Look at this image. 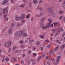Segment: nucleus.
<instances>
[{
	"mask_svg": "<svg viewBox=\"0 0 65 65\" xmlns=\"http://www.w3.org/2000/svg\"><path fill=\"white\" fill-rule=\"evenodd\" d=\"M18 35L20 38H21L22 36L26 37L28 36V34L27 33H24L23 31L21 30L19 32L16 31L14 34L15 36L17 37Z\"/></svg>",
	"mask_w": 65,
	"mask_h": 65,
	"instance_id": "1",
	"label": "nucleus"
},
{
	"mask_svg": "<svg viewBox=\"0 0 65 65\" xmlns=\"http://www.w3.org/2000/svg\"><path fill=\"white\" fill-rule=\"evenodd\" d=\"M51 24L48 23L46 24V26L45 27H44V25L43 24H40V26L41 27L42 29H46L47 28H50V25H51Z\"/></svg>",
	"mask_w": 65,
	"mask_h": 65,
	"instance_id": "2",
	"label": "nucleus"
},
{
	"mask_svg": "<svg viewBox=\"0 0 65 65\" xmlns=\"http://www.w3.org/2000/svg\"><path fill=\"white\" fill-rule=\"evenodd\" d=\"M26 17V15L25 14H22L20 16L19 19L20 21H23Z\"/></svg>",
	"mask_w": 65,
	"mask_h": 65,
	"instance_id": "3",
	"label": "nucleus"
},
{
	"mask_svg": "<svg viewBox=\"0 0 65 65\" xmlns=\"http://www.w3.org/2000/svg\"><path fill=\"white\" fill-rule=\"evenodd\" d=\"M5 45L6 47H9L11 46V42L10 41L7 42L5 43Z\"/></svg>",
	"mask_w": 65,
	"mask_h": 65,
	"instance_id": "4",
	"label": "nucleus"
},
{
	"mask_svg": "<svg viewBox=\"0 0 65 65\" xmlns=\"http://www.w3.org/2000/svg\"><path fill=\"white\" fill-rule=\"evenodd\" d=\"M23 23H18L16 25V27L17 29L20 28V26H23Z\"/></svg>",
	"mask_w": 65,
	"mask_h": 65,
	"instance_id": "5",
	"label": "nucleus"
},
{
	"mask_svg": "<svg viewBox=\"0 0 65 65\" xmlns=\"http://www.w3.org/2000/svg\"><path fill=\"white\" fill-rule=\"evenodd\" d=\"M3 14L6 13L7 12V9L6 8H4L3 10Z\"/></svg>",
	"mask_w": 65,
	"mask_h": 65,
	"instance_id": "6",
	"label": "nucleus"
},
{
	"mask_svg": "<svg viewBox=\"0 0 65 65\" xmlns=\"http://www.w3.org/2000/svg\"><path fill=\"white\" fill-rule=\"evenodd\" d=\"M57 31H58V32H59V31L63 32V31H64V30H63L62 27H59L57 29Z\"/></svg>",
	"mask_w": 65,
	"mask_h": 65,
	"instance_id": "7",
	"label": "nucleus"
},
{
	"mask_svg": "<svg viewBox=\"0 0 65 65\" xmlns=\"http://www.w3.org/2000/svg\"><path fill=\"white\" fill-rule=\"evenodd\" d=\"M15 19L16 21H20V18L17 15H16L15 17Z\"/></svg>",
	"mask_w": 65,
	"mask_h": 65,
	"instance_id": "8",
	"label": "nucleus"
},
{
	"mask_svg": "<svg viewBox=\"0 0 65 65\" xmlns=\"http://www.w3.org/2000/svg\"><path fill=\"white\" fill-rule=\"evenodd\" d=\"M46 19V18L45 17L42 18L40 20L41 22V23H44V20H45Z\"/></svg>",
	"mask_w": 65,
	"mask_h": 65,
	"instance_id": "9",
	"label": "nucleus"
},
{
	"mask_svg": "<svg viewBox=\"0 0 65 65\" xmlns=\"http://www.w3.org/2000/svg\"><path fill=\"white\" fill-rule=\"evenodd\" d=\"M65 47V45L64 44L61 45L60 49V50H62Z\"/></svg>",
	"mask_w": 65,
	"mask_h": 65,
	"instance_id": "10",
	"label": "nucleus"
},
{
	"mask_svg": "<svg viewBox=\"0 0 65 65\" xmlns=\"http://www.w3.org/2000/svg\"><path fill=\"white\" fill-rule=\"evenodd\" d=\"M32 3L36 5L38 3V1L37 0H33Z\"/></svg>",
	"mask_w": 65,
	"mask_h": 65,
	"instance_id": "11",
	"label": "nucleus"
},
{
	"mask_svg": "<svg viewBox=\"0 0 65 65\" xmlns=\"http://www.w3.org/2000/svg\"><path fill=\"white\" fill-rule=\"evenodd\" d=\"M58 62V61L57 60L53 62V64L54 65H58V64H59Z\"/></svg>",
	"mask_w": 65,
	"mask_h": 65,
	"instance_id": "12",
	"label": "nucleus"
},
{
	"mask_svg": "<svg viewBox=\"0 0 65 65\" xmlns=\"http://www.w3.org/2000/svg\"><path fill=\"white\" fill-rule=\"evenodd\" d=\"M17 59L15 58H12L11 59V61L12 62H16Z\"/></svg>",
	"mask_w": 65,
	"mask_h": 65,
	"instance_id": "13",
	"label": "nucleus"
},
{
	"mask_svg": "<svg viewBox=\"0 0 65 65\" xmlns=\"http://www.w3.org/2000/svg\"><path fill=\"white\" fill-rule=\"evenodd\" d=\"M61 56H58L57 58V61L59 62L60 60V59H61Z\"/></svg>",
	"mask_w": 65,
	"mask_h": 65,
	"instance_id": "14",
	"label": "nucleus"
},
{
	"mask_svg": "<svg viewBox=\"0 0 65 65\" xmlns=\"http://www.w3.org/2000/svg\"><path fill=\"white\" fill-rule=\"evenodd\" d=\"M7 2H8V1L7 0H4L2 4L3 5H5V4L7 3Z\"/></svg>",
	"mask_w": 65,
	"mask_h": 65,
	"instance_id": "15",
	"label": "nucleus"
},
{
	"mask_svg": "<svg viewBox=\"0 0 65 65\" xmlns=\"http://www.w3.org/2000/svg\"><path fill=\"white\" fill-rule=\"evenodd\" d=\"M59 46H57L55 48V49L54 50V51L55 52H56L59 48Z\"/></svg>",
	"mask_w": 65,
	"mask_h": 65,
	"instance_id": "16",
	"label": "nucleus"
},
{
	"mask_svg": "<svg viewBox=\"0 0 65 65\" xmlns=\"http://www.w3.org/2000/svg\"><path fill=\"white\" fill-rule=\"evenodd\" d=\"M8 33H9L10 34H11V33H12V29L10 28L9 29Z\"/></svg>",
	"mask_w": 65,
	"mask_h": 65,
	"instance_id": "17",
	"label": "nucleus"
},
{
	"mask_svg": "<svg viewBox=\"0 0 65 65\" xmlns=\"http://www.w3.org/2000/svg\"><path fill=\"white\" fill-rule=\"evenodd\" d=\"M54 26H59V24L58 22H55L53 23Z\"/></svg>",
	"mask_w": 65,
	"mask_h": 65,
	"instance_id": "18",
	"label": "nucleus"
},
{
	"mask_svg": "<svg viewBox=\"0 0 65 65\" xmlns=\"http://www.w3.org/2000/svg\"><path fill=\"white\" fill-rule=\"evenodd\" d=\"M48 21L50 23H49V24H52L53 23V22H52V20L51 19H48Z\"/></svg>",
	"mask_w": 65,
	"mask_h": 65,
	"instance_id": "19",
	"label": "nucleus"
},
{
	"mask_svg": "<svg viewBox=\"0 0 65 65\" xmlns=\"http://www.w3.org/2000/svg\"><path fill=\"white\" fill-rule=\"evenodd\" d=\"M39 6V5H38L37 8V9H40L41 10L43 11V9L41 7H38Z\"/></svg>",
	"mask_w": 65,
	"mask_h": 65,
	"instance_id": "20",
	"label": "nucleus"
},
{
	"mask_svg": "<svg viewBox=\"0 0 65 65\" xmlns=\"http://www.w3.org/2000/svg\"><path fill=\"white\" fill-rule=\"evenodd\" d=\"M51 63L48 62H46L44 64V65H50Z\"/></svg>",
	"mask_w": 65,
	"mask_h": 65,
	"instance_id": "21",
	"label": "nucleus"
},
{
	"mask_svg": "<svg viewBox=\"0 0 65 65\" xmlns=\"http://www.w3.org/2000/svg\"><path fill=\"white\" fill-rule=\"evenodd\" d=\"M53 51L52 50H51L49 53V54L50 56H51L52 55V53H53Z\"/></svg>",
	"mask_w": 65,
	"mask_h": 65,
	"instance_id": "22",
	"label": "nucleus"
},
{
	"mask_svg": "<svg viewBox=\"0 0 65 65\" xmlns=\"http://www.w3.org/2000/svg\"><path fill=\"white\" fill-rule=\"evenodd\" d=\"M28 40H29L28 38L26 39H25V42L26 43H28Z\"/></svg>",
	"mask_w": 65,
	"mask_h": 65,
	"instance_id": "23",
	"label": "nucleus"
},
{
	"mask_svg": "<svg viewBox=\"0 0 65 65\" xmlns=\"http://www.w3.org/2000/svg\"><path fill=\"white\" fill-rule=\"evenodd\" d=\"M56 30L55 29H52V31H53L52 33H53V34H54L55 32V31H56Z\"/></svg>",
	"mask_w": 65,
	"mask_h": 65,
	"instance_id": "24",
	"label": "nucleus"
},
{
	"mask_svg": "<svg viewBox=\"0 0 65 65\" xmlns=\"http://www.w3.org/2000/svg\"><path fill=\"white\" fill-rule=\"evenodd\" d=\"M43 15V14L42 13V12H40V15H39V17H41V15Z\"/></svg>",
	"mask_w": 65,
	"mask_h": 65,
	"instance_id": "25",
	"label": "nucleus"
},
{
	"mask_svg": "<svg viewBox=\"0 0 65 65\" xmlns=\"http://www.w3.org/2000/svg\"><path fill=\"white\" fill-rule=\"evenodd\" d=\"M19 43H21V44H23L24 43V42L22 40H20L19 41Z\"/></svg>",
	"mask_w": 65,
	"mask_h": 65,
	"instance_id": "26",
	"label": "nucleus"
},
{
	"mask_svg": "<svg viewBox=\"0 0 65 65\" xmlns=\"http://www.w3.org/2000/svg\"><path fill=\"white\" fill-rule=\"evenodd\" d=\"M11 51V47H9V51L8 52V53L10 52Z\"/></svg>",
	"mask_w": 65,
	"mask_h": 65,
	"instance_id": "27",
	"label": "nucleus"
},
{
	"mask_svg": "<svg viewBox=\"0 0 65 65\" xmlns=\"http://www.w3.org/2000/svg\"><path fill=\"white\" fill-rule=\"evenodd\" d=\"M19 7H22V8H24V5L22 4L20 5L19 6Z\"/></svg>",
	"mask_w": 65,
	"mask_h": 65,
	"instance_id": "28",
	"label": "nucleus"
},
{
	"mask_svg": "<svg viewBox=\"0 0 65 65\" xmlns=\"http://www.w3.org/2000/svg\"><path fill=\"white\" fill-rule=\"evenodd\" d=\"M62 6H65V0L62 4Z\"/></svg>",
	"mask_w": 65,
	"mask_h": 65,
	"instance_id": "29",
	"label": "nucleus"
},
{
	"mask_svg": "<svg viewBox=\"0 0 65 65\" xmlns=\"http://www.w3.org/2000/svg\"><path fill=\"white\" fill-rule=\"evenodd\" d=\"M40 37H41V38H44V36L42 35H40Z\"/></svg>",
	"mask_w": 65,
	"mask_h": 65,
	"instance_id": "30",
	"label": "nucleus"
},
{
	"mask_svg": "<svg viewBox=\"0 0 65 65\" xmlns=\"http://www.w3.org/2000/svg\"><path fill=\"white\" fill-rule=\"evenodd\" d=\"M17 48V47L16 46H14L13 48V50L14 51L15 50V49Z\"/></svg>",
	"mask_w": 65,
	"mask_h": 65,
	"instance_id": "31",
	"label": "nucleus"
},
{
	"mask_svg": "<svg viewBox=\"0 0 65 65\" xmlns=\"http://www.w3.org/2000/svg\"><path fill=\"white\" fill-rule=\"evenodd\" d=\"M36 63V62L35 61H34L32 63V65H35V64Z\"/></svg>",
	"mask_w": 65,
	"mask_h": 65,
	"instance_id": "32",
	"label": "nucleus"
},
{
	"mask_svg": "<svg viewBox=\"0 0 65 65\" xmlns=\"http://www.w3.org/2000/svg\"><path fill=\"white\" fill-rule=\"evenodd\" d=\"M21 22L22 23H25L26 22V20H23Z\"/></svg>",
	"mask_w": 65,
	"mask_h": 65,
	"instance_id": "33",
	"label": "nucleus"
},
{
	"mask_svg": "<svg viewBox=\"0 0 65 65\" xmlns=\"http://www.w3.org/2000/svg\"><path fill=\"white\" fill-rule=\"evenodd\" d=\"M59 13H60V14H62L63 13V11L60 10L59 11Z\"/></svg>",
	"mask_w": 65,
	"mask_h": 65,
	"instance_id": "34",
	"label": "nucleus"
},
{
	"mask_svg": "<svg viewBox=\"0 0 65 65\" xmlns=\"http://www.w3.org/2000/svg\"><path fill=\"white\" fill-rule=\"evenodd\" d=\"M40 49L41 50V51L43 52V47H41L40 48Z\"/></svg>",
	"mask_w": 65,
	"mask_h": 65,
	"instance_id": "35",
	"label": "nucleus"
},
{
	"mask_svg": "<svg viewBox=\"0 0 65 65\" xmlns=\"http://www.w3.org/2000/svg\"><path fill=\"white\" fill-rule=\"evenodd\" d=\"M31 50H29L28 52V54H31Z\"/></svg>",
	"mask_w": 65,
	"mask_h": 65,
	"instance_id": "36",
	"label": "nucleus"
},
{
	"mask_svg": "<svg viewBox=\"0 0 65 65\" xmlns=\"http://www.w3.org/2000/svg\"><path fill=\"white\" fill-rule=\"evenodd\" d=\"M48 11L49 12H52V10H50V9H48Z\"/></svg>",
	"mask_w": 65,
	"mask_h": 65,
	"instance_id": "37",
	"label": "nucleus"
},
{
	"mask_svg": "<svg viewBox=\"0 0 65 65\" xmlns=\"http://www.w3.org/2000/svg\"><path fill=\"white\" fill-rule=\"evenodd\" d=\"M65 36V32H64L62 35V37H64V36Z\"/></svg>",
	"mask_w": 65,
	"mask_h": 65,
	"instance_id": "38",
	"label": "nucleus"
},
{
	"mask_svg": "<svg viewBox=\"0 0 65 65\" xmlns=\"http://www.w3.org/2000/svg\"><path fill=\"white\" fill-rule=\"evenodd\" d=\"M21 63L22 64H23L24 63V61L23 60H21Z\"/></svg>",
	"mask_w": 65,
	"mask_h": 65,
	"instance_id": "39",
	"label": "nucleus"
},
{
	"mask_svg": "<svg viewBox=\"0 0 65 65\" xmlns=\"http://www.w3.org/2000/svg\"><path fill=\"white\" fill-rule=\"evenodd\" d=\"M14 23H12L11 24V27H14Z\"/></svg>",
	"mask_w": 65,
	"mask_h": 65,
	"instance_id": "40",
	"label": "nucleus"
},
{
	"mask_svg": "<svg viewBox=\"0 0 65 65\" xmlns=\"http://www.w3.org/2000/svg\"><path fill=\"white\" fill-rule=\"evenodd\" d=\"M32 5V2H30L29 3V6L30 7H31V5Z\"/></svg>",
	"mask_w": 65,
	"mask_h": 65,
	"instance_id": "41",
	"label": "nucleus"
},
{
	"mask_svg": "<svg viewBox=\"0 0 65 65\" xmlns=\"http://www.w3.org/2000/svg\"><path fill=\"white\" fill-rule=\"evenodd\" d=\"M40 59H41V57H40V56L38 58V61H39Z\"/></svg>",
	"mask_w": 65,
	"mask_h": 65,
	"instance_id": "42",
	"label": "nucleus"
},
{
	"mask_svg": "<svg viewBox=\"0 0 65 65\" xmlns=\"http://www.w3.org/2000/svg\"><path fill=\"white\" fill-rule=\"evenodd\" d=\"M42 3V0H40L39 1V3Z\"/></svg>",
	"mask_w": 65,
	"mask_h": 65,
	"instance_id": "43",
	"label": "nucleus"
},
{
	"mask_svg": "<svg viewBox=\"0 0 65 65\" xmlns=\"http://www.w3.org/2000/svg\"><path fill=\"white\" fill-rule=\"evenodd\" d=\"M18 52L19 53H21V52H22V50H21L20 49L18 50Z\"/></svg>",
	"mask_w": 65,
	"mask_h": 65,
	"instance_id": "44",
	"label": "nucleus"
},
{
	"mask_svg": "<svg viewBox=\"0 0 65 65\" xmlns=\"http://www.w3.org/2000/svg\"><path fill=\"white\" fill-rule=\"evenodd\" d=\"M49 59V57H48V56H47L46 57V60L48 59Z\"/></svg>",
	"mask_w": 65,
	"mask_h": 65,
	"instance_id": "45",
	"label": "nucleus"
},
{
	"mask_svg": "<svg viewBox=\"0 0 65 65\" xmlns=\"http://www.w3.org/2000/svg\"><path fill=\"white\" fill-rule=\"evenodd\" d=\"M30 16L29 15H27L26 16L27 19H29V17Z\"/></svg>",
	"mask_w": 65,
	"mask_h": 65,
	"instance_id": "46",
	"label": "nucleus"
},
{
	"mask_svg": "<svg viewBox=\"0 0 65 65\" xmlns=\"http://www.w3.org/2000/svg\"><path fill=\"white\" fill-rule=\"evenodd\" d=\"M6 61H9V59L8 58H6Z\"/></svg>",
	"mask_w": 65,
	"mask_h": 65,
	"instance_id": "47",
	"label": "nucleus"
},
{
	"mask_svg": "<svg viewBox=\"0 0 65 65\" xmlns=\"http://www.w3.org/2000/svg\"><path fill=\"white\" fill-rule=\"evenodd\" d=\"M45 42H49V41L48 40H45Z\"/></svg>",
	"mask_w": 65,
	"mask_h": 65,
	"instance_id": "48",
	"label": "nucleus"
},
{
	"mask_svg": "<svg viewBox=\"0 0 65 65\" xmlns=\"http://www.w3.org/2000/svg\"><path fill=\"white\" fill-rule=\"evenodd\" d=\"M21 47L22 48H25V46H24V45H21Z\"/></svg>",
	"mask_w": 65,
	"mask_h": 65,
	"instance_id": "49",
	"label": "nucleus"
},
{
	"mask_svg": "<svg viewBox=\"0 0 65 65\" xmlns=\"http://www.w3.org/2000/svg\"><path fill=\"white\" fill-rule=\"evenodd\" d=\"M62 0H58V1L59 2H62Z\"/></svg>",
	"mask_w": 65,
	"mask_h": 65,
	"instance_id": "50",
	"label": "nucleus"
},
{
	"mask_svg": "<svg viewBox=\"0 0 65 65\" xmlns=\"http://www.w3.org/2000/svg\"><path fill=\"white\" fill-rule=\"evenodd\" d=\"M50 26L51 27H54V25L52 24L50 25Z\"/></svg>",
	"mask_w": 65,
	"mask_h": 65,
	"instance_id": "51",
	"label": "nucleus"
},
{
	"mask_svg": "<svg viewBox=\"0 0 65 65\" xmlns=\"http://www.w3.org/2000/svg\"><path fill=\"white\" fill-rule=\"evenodd\" d=\"M31 42H34V40L33 39H32L31 40Z\"/></svg>",
	"mask_w": 65,
	"mask_h": 65,
	"instance_id": "52",
	"label": "nucleus"
},
{
	"mask_svg": "<svg viewBox=\"0 0 65 65\" xmlns=\"http://www.w3.org/2000/svg\"><path fill=\"white\" fill-rule=\"evenodd\" d=\"M55 41L57 43H58L59 42V41H58V40H56Z\"/></svg>",
	"mask_w": 65,
	"mask_h": 65,
	"instance_id": "53",
	"label": "nucleus"
},
{
	"mask_svg": "<svg viewBox=\"0 0 65 65\" xmlns=\"http://www.w3.org/2000/svg\"><path fill=\"white\" fill-rule=\"evenodd\" d=\"M14 52L15 53H17L18 52V51L17 50L15 51Z\"/></svg>",
	"mask_w": 65,
	"mask_h": 65,
	"instance_id": "54",
	"label": "nucleus"
},
{
	"mask_svg": "<svg viewBox=\"0 0 65 65\" xmlns=\"http://www.w3.org/2000/svg\"><path fill=\"white\" fill-rule=\"evenodd\" d=\"M16 0H11V2L12 3H14V1H15Z\"/></svg>",
	"mask_w": 65,
	"mask_h": 65,
	"instance_id": "55",
	"label": "nucleus"
},
{
	"mask_svg": "<svg viewBox=\"0 0 65 65\" xmlns=\"http://www.w3.org/2000/svg\"><path fill=\"white\" fill-rule=\"evenodd\" d=\"M36 56V54H35V53H34L33 54V56H34V57H35V56Z\"/></svg>",
	"mask_w": 65,
	"mask_h": 65,
	"instance_id": "56",
	"label": "nucleus"
},
{
	"mask_svg": "<svg viewBox=\"0 0 65 65\" xmlns=\"http://www.w3.org/2000/svg\"><path fill=\"white\" fill-rule=\"evenodd\" d=\"M37 44H40V43H39V42L38 41L37 42Z\"/></svg>",
	"mask_w": 65,
	"mask_h": 65,
	"instance_id": "57",
	"label": "nucleus"
},
{
	"mask_svg": "<svg viewBox=\"0 0 65 65\" xmlns=\"http://www.w3.org/2000/svg\"><path fill=\"white\" fill-rule=\"evenodd\" d=\"M31 22H33L34 20V19H33V18H31Z\"/></svg>",
	"mask_w": 65,
	"mask_h": 65,
	"instance_id": "58",
	"label": "nucleus"
},
{
	"mask_svg": "<svg viewBox=\"0 0 65 65\" xmlns=\"http://www.w3.org/2000/svg\"><path fill=\"white\" fill-rule=\"evenodd\" d=\"M26 49H24L22 50V51L24 52H26Z\"/></svg>",
	"mask_w": 65,
	"mask_h": 65,
	"instance_id": "59",
	"label": "nucleus"
},
{
	"mask_svg": "<svg viewBox=\"0 0 65 65\" xmlns=\"http://www.w3.org/2000/svg\"><path fill=\"white\" fill-rule=\"evenodd\" d=\"M33 49L34 51H35V50H36V47H33Z\"/></svg>",
	"mask_w": 65,
	"mask_h": 65,
	"instance_id": "60",
	"label": "nucleus"
},
{
	"mask_svg": "<svg viewBox=\"0 0 65 65\" xmlns=\"http://www.w3.org/2000/svg\"><path fill=\"white\" fill-rule=\"evenodd\" d=\"M47 47L48 48H50L51 47V46L50 45L47 46Z\"/></svg>",
	"mask_w": 65,
	"mask_h": 65,
	"instance_id": "61",
	"label": "nucleus"
},
{
	"mask_svg": "<svg viewBox=\"0 0 65 65\" xmlns=\"http://www.w3.org/2000/svg\"><path fill=\"white\" fill-rule=\"evenodd\" d=\"M36 17H39V15H38L37 14H36Z\"/></svg>",
	"mask_w": 65,
	"mask_h": 65,
	"instance_id": "62",
	"label": "nucleus"
},
{
	"mask_svg": "<svg viewBox=\"0 0 65 65\" xmlns=\"http://www.w3.org/2000/svg\"><path fill=\"white\" fill-rule=\"evenodd\" d=\"M61 42H58V44H61Z\"/></svg>",
	"mask_w": 65,
	"mask_h": 65,
	"instance_id": "63",
	"label": "nucleus"
},
{
	"mask_svg": "<svg viewBox=\"0 0 65 65\" xmlns=\"http://www.w3.org/2000/svg\"><path fill=\"white\" fill-rule=\"evenodd\" d=\"M22 56L23 57H25V54H23L22 55Z\"/></svg>",
	"mask_w": 65,
	"mask_h": 65,
	"instance_id": "64",
	"label": "nucleus"
}]
</instances>
